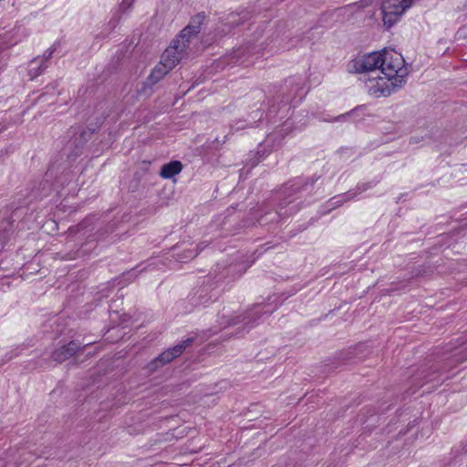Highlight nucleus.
<instances>
[{
  "instance_id": "4",
  "label": "nucleus",
  "mask_w": 467,
  "mask_h": 467,
  "mask_svg": "<svg viewBox=\"0 0 467 467\" xmlns=\"http://www.w3.org/2000/svg\"><path fill=\"white\" fill-rule=\"evenodd\" d=\"M413 0H381V16L385 27L390 28L412 5Z\"/></svg>"
},
{
  "instance_id": "11",
  "label": "nucleus",
  "mask_w": 467,
  "mask_h": 467,
  "mask_svg": "<svg viewBox=\"0 0 467 467\" xmlns=\"http://www.w3.org/2000/svg\"><path fill=\"white\" fill-rule=\"evenodd\" d=\"M134 0H123L120 4V8L123 10V12L129 10L131 5H133Z\"/></svg>"
},
{
  "instance_id": "12",
  "label": "nucleus",
  "mask_w": 467,
  "mask_h": 467,
  "mask_svg": "<svg viewBox=\"0 0 467 467\" xmlns=\"http://www.w3.org/2000/svg\"><path fill=\"white\" fill-rule=\"evenodd\" d=\"M343 202H350V201H355L354 198H353V193L351 192H348L344 195L343 197Z\"/></svg>"
},
{
  "instance_id": "1",
  "label": "nucleus",
  "mask_w": 467,
  "mask_h": 467,
  "mask_svg": "<svg viewBox=\"0 0 467 467\" xmlns=\"http://www.w3.org/2000/svg\"><path fill=\"white\" fill-rule=\"evenodd\" d=\"M199 26L189 25L178 37L165 49L161 55L160 63L154 67L150 75L154 80H159L171 70L182 58L184 52L194 44L198 37Z\"/></svg>"
},
{
  "instance_id": "7",
  "label": "nucleus",
  "mask_w": 467,
  "mask_h": 467,
  "mask_svg": "<svg viewBox=\"0 0 467 467\" xmlns=\"http://www.w3.org/2000/svg\"><path fill=\"white\" fill-rule=\"evenodd\" d=\"M79 348V344L76 341H71L67 345L62 346L60 348L56 349L52 357L54 360L63 362L72 357Z\"/></svg>"
},
{
  "instance_id": "3",
  "label": "nucleus",
  "mask_w": 467,
  "mask_h": 467,
  "mask_svg": "<svg viewBox=\"0 0 467 467\" xmlns=\"http://www.w3.org/2000/svg\"><path fill=\"white\" fill-rule=\"evenodd\" d=\"M364 82L368 92L375 98L388 97L403 86L383 75L379 69L366 75Z\"/></svg>"
},
{
  "instance_id": "5",
  "label": "nucleus",
  "mask_w": 467,
  "mask_h": 467,
  "mask_svg": "<svg viewBox=\"0 0 467 467\" xmlns=\"http://www.w3.org/2000/svg\"><path fill=\"white\" fill-rule=\"evenodd\" d=\"M380 51L359 56L349 64V69L357 72H366L367 75L379 68Z\"/></svg>"
},
{
  "instance_id": "8",
  "label": "nucleus",
  "mask_w": 467,
  "mask_h": 467,
  "mask_svg": "<svg viewBox=\"0 0 467 467\" xmlns=\"http://www.w3.org/2000/svg\"><path fill=\"white\" fill-rule=\"evenodd\" d=\"M47 67V60L46 57H36L28 64V75L30 79H34L40 76Z\"/></svg>"
},
{
  "instance_id": "10",
  "label": "nucleus",
  "mask_w": 467,
  "mask_h": 467,
  "mask_svg": "<svg viewBox=\"0 0 467 467\" xmlns=\"http://www.w3.org/2000/svg\"><path fill=\"white\" fill-rule=\"evenodd\" d=\"M302 188H303L302 180H297V181L292 182L289 186H286L285 189H288L291 192H293L294 193H296V192H300L302 190Z\"/></svg>"
},
{
  "instance_id": "9",
  "label": "nucleus",
  "mask_w": 467,
  "mask_h": 467,
  "mask_svg": "<svg viewBox=\"0 0 467 467\" xmlns=\"http://www.w3.org/2000/svg\"><path fill=\"white\" fill-rule=\"evenodd\" d=\"M182 171V164L179 161H172L164 164L161 171L160 176L163 179H171Z\"/></svg>"
},
{
  "instance_id": "6",
  "label": "nucleus",
  "mask_w": 467,
  "mask_h": 467,
  "mask_svg": "<svg viewBox=\"0 0 467 467\" xmlns=\"http://www.w3.org/2000/svg\"><path fill=\"white\" fill-rule=\"evenodd\" d=\"M192 343V338H187L182 343L176 345L171 348H168L167 350L161 353L158 358L150 362V369L155 370L161 366L170 363L175 358L179 357L189 346Z\"/></svg>"
},
{
  "instance_id": "2",
  "label": "nucleus",
  "mask_w": 467,
  "mask_h": 467,
  "mask_svg": "<svg viewBox=\"0 0 467 467\" xmlns=\"http://www.w3.org/2000/svg\"><path fill=\"white\" fill-rule=\"evenodd\" d=\"M378 69L401 85H404L409 75V69L402 55L392 48L380 50L379 68Z\"/></svg>"
}]
</instances>
